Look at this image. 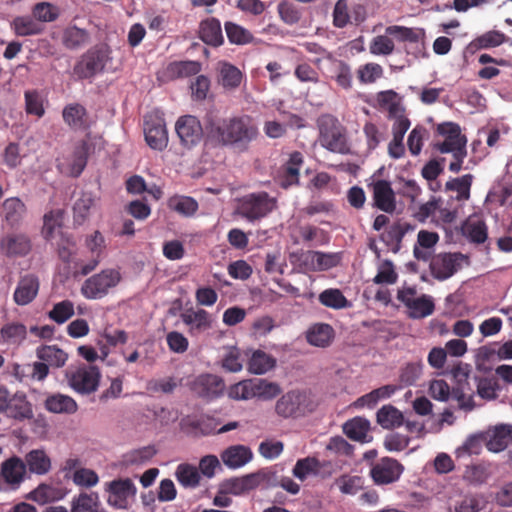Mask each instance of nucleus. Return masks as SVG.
Instances as JSON below:
<instances>
[{
  "instance_id": "obj_1",
  "label": "nucleus",
  "mask_w": 512,
  "mask_h": 512,
  "mask_svg": "<svg viewBox=\"0 0 512 512\" xmlns=\"http://www.w3.org/2000/svg\"><path fill=\"white\" fill-rule=\"evenodd\" d=\"M436 132L444 137V141L435 143V149L441 153H452L454 160L450 163L449 170L458 173L462 168L464 158L467 156L466 137L461 134L460 126L454 122L438 124Z\"/></svg>"
},
{
  "instance_id": "obj_2",
  "label": "nucleus",
  "mask_w": 512,
  "mask_h": 512,
  "mask_svg": "<svg viewBox=\"0 0 512 512\" xmlns=\"http://www.w3.org/2000/svg\"><path fill=\"white\" fill-rule=\"evenodd\" d=\"M425 33L421 28L390 25L383 35L375 36L369 43V52L375 56H388L395 50L394 40L398 42L418 43Z\"/></svg>"
},
{
  "instance_id": "obj_3",
  "label": "nucleus",
  "mask_w": 512,
  "mask_h": 512,
  "mask_svg": "<svg viewBox=\"0 0 512 512\" xmlns=\"http://www.w3.org/2000/svg\"><path fill=\"white\" fill-rule=\"evenodd\" d=\"M277 203V199L265 191L249 193L236 200L234 214L249 222L259 221L277 209Z\"/></svg>"
},
{
  "instance_id": "obj_4",
  "label": "nucleus",
  "mask_w": 512,
  "mask_h": 512,
  "mask_svg": "<svg viewBox=\"0 0 512 512\" xmlns=\"http://www.w3.org/2000/svg\"><path fill=\"white\" fill-rule=\"evenodd\" d=\"M281 393V387L275 382L262 378H254L240 381L230 386L229 397L237 400L257 398L267 401L274 399Z\"/></svg>"
},
{
  "instance_id": "obj_5",
  "label": "nucleus",
  "mask_w": 512,
  "mask_h": 512,
  "mask_svg": "<svg viewBox=\"0 0 512 512\" xmlns=\"http://www.w3.org/2000/svg\"><path fill=\"white\" fill-rule=\"evenodd\" d=\"M276 484V472L272 469H261L242 477L226 479V494L242 495L258 487H272Z\"/></svg>"
},
{
  "instance_id": "obj_6",
  "label": "nucleus",
  "mask_w": 512,
  "mask_h": 512,
  "mask_svg": "<svg viewBox=\"0 0 512 512\" xmlns=\"http://www.w3.org/2000/svg\"><path fill=\"white\" fill-rule=\"evenodd\" d=\"M257 134V127L249 116L233 118L226 125V145L236 152H243Z\"/></svg>"
},
{
  "instance_id": "obj_7",
  "label": "nucleus",
  "mask_w": 512,
  "mask_h": 512,
  "mask_svg": "<svg viewBox=\"0 0 512 512\" xmlns=\"http://www.w3.org/2000/svg\"><path fill=\"white\" fill-rule=\"evenodd\" d=\"M119 270L114 268L103 269L88 277L81 286V294L86 299H101L115 288L121 281Z\"/></svg>"
},
{
  "instance_id": "obj_8",
  "label": "nucleus",
  "mask_w": 512,
  "mask_h": 512,
  "mask_svg": "<svg viewBox=\"0 0 512 512\" xmlns=\"http://www.w3.org/2000/svg\"><path fill=\"white\" fill-rule=\"evenodd\" d=\"M319 131V140L322 147L340 154H346L349 151L345 129L336 118L331 116L323 117L319 121Z\"/></svg>"
},
{
  "instance_id": "obj_9",
  "label": "nucleus",
  "mask_w": 512,
  "mask_h": 512,
  "mask_svg": "<svg viewBox=\"0 0 512 512\" xmlns=\"http://www.w3.org/2000/svg\"><path fill=\"white\" fill-rule=\"evenodd\" d=\"M109 59L105 46H94L84 53L73 68L78 79H89L102 72Z\"/></svg>"
},
{
  "instance_id": "obj_10",
  "label": "nucleus",
  "mask_w": 512,
  "mask_h": 512,
  "mask_svg": "<svg viewBox=\"0 0 512 512\" xmlns=\"http://www.w3.org/2000/svg\"><path fill=\"white\" fill-rule=\"evenodd\" d=\"M397 299L408 309V316L412 319H421L433 314L435 304L430 295L417 296L414 287H406L398 291Z\"/></svg>"
},
{
  "instance_id": "obj_11",
  "label": "nucleus",
  "mask_w": 512,
  "mask_h": 512,
  "mask_svg": "<svg viewBox=\"0 0 512 512\" xmlns=\"http://www.w3.org/2000/svg\"><path fill=\"white\" fill-rule=\"evenodd\" d=\"M366 16V0H338L333 10V24L337 28H343L348 23L359 25Z\"/></svg>"
},
{
  "instance_id": "obj_12",
  "label": "nucleus",
  "mask_w": 512,
  "mask_h": 512,
  "mask_svg": "<svg viewBox=\"0 0 512 512\" xmlns=\"http://www.w3.org/2000/svg\"><path fill=\"white\" fill-rule=\"evenodd\" d=\"M0 413L23 420L32 417V408L25 394H11L5 386H0Z\"/></svg>"
},
{
  "instance_id": "obj_13",
  "label": "nucleus",
  "mask_w": 512,
  "mask_h": 512,
  "mask_svg": "<svg viewBox=\"0 0 512 512\" xmlns=\"http://www.w3.org/2000/svg\"><path fill=\"white\" fill-rule=\"evenodd\" d=\"M467 256L457 253H439L431 257L430 273L438 281H444L452 277L461 267Z\"/></svg>"
},
{
  "instance_id": "obj_14",
  "label": "nucleus",
  "mask_w": 512,
  "mask_h": 512,
  "mask_svg": "<svg viewBox=\"0 0 512 512\" xmlns=\"http://www.w3.org/2000/svg\"><path fill=\"white\" fill-rule=\"evenodd\" d=\"M70 387L83 395L95 392L99 386L101 373L98 367L80 366L75 371L66 374Z\"/></svg>"
},
{
  "instance_id": "obj_15",
  "label": "nucleus",
  "mask_w": 512,
  "mask_h": 512,
  "mask_svg": "<svg viewBox=\"0 0 512 512\" xmlns=\"http://www.w3.org/2000/svg\"><path fill=\"white\" fill-rule=\"evenodd\" d=\"M175 132L180 144L185 149L196 147L203 139L204 131L201 122L196 116H180L175 123Z\"/></svg>"
},
{
  "instance_id": "obj_16",
  "label": "nucleus",
  "mask_w": 512,
  "mask_h": 512,
  "mask_svg": "<svg viewBox=\"0 0 512 512\" xmlns=\"http://www.w3.org/2000/svg\"><path fill=\"white\" fill-rule=\"evenodd\" d=\"M107 503L116 509H127L129 500L135 497L136 486L130 478H119L105 483Z\"/></svg>"
},
{
  "instance_id": "obj_17",
  "label": "nucleus",
  "mask_w": 512,
  "mask_h": 512,
  "mask_svg": "<svg viewBox=\"0 0 512 512\" xmlns=\"http://www.w3.org/2000/svg\"><path fill=\"white\" fill-rule=\"evenodd\" d=\"M27 474L25 462L13 456L1 464L0 489L17 490L25 480Z\"/></svg>"
},
{
  "instance_id": "obj_18",
  "label": "nucleus",
  "mask_w": 512,
  "mask_h": 512,
  "mask_svg": "<svg viewBox=\"0 0 512 512\" xmlns=\"http://www.w3.org/2000/svg\"><path fill=\"white\" fill-rule=\"evenodd\" d=\"M144 135L147 145L156 151L167 148L169 137L164 118L146 116L144 119Z\"/></svg>"
},
{
  "instance_id": "obj_19",
  "label": "nucleus",
  "mask_w": 512,
  "mask_h": 512,
  "mask_svg": "<svg viewBox=\"0 0 512 512\" xmlns=\"http://www.w3.org/2000/svg\"><path fill=\"white\" fill-rule=\"evenodd\" d=\"M203 131L204 147L207 152L224 146V120L219 113L207 112Z\"/></svg>"
},
{
  "instance_id": "obj_20",
  "label": "nucleus",
  "mask_w": 512,
  "mask_h": 512,
  "mask_svg": "<svg viewBox=\"0 0 512 512\" xmlns=\"http://www.w3.org/2000/svg\"><path fill=\"white\" fill-rule=\"evenodd\" d=\"M275 412L282 418H297L306 413V395L299 390H291L276 402Z\"/></svg>"
},
{
  "instance_id": "obj_21",
  "label": "nucleus",
  "mask_w": 512,
  "mask_h": 512,
  "mask_svg": "<svg viewBox=\"0 0 512 512\" xmlns=\"http://www.w3.org/2000/svg\"><path fill=\"white\" fill-rule=\"evenodd\" d=\"M403 470V465L396 459L383 457L372 465L370 476L375 484L388 485L396 482Z\"/></svg>"
},
{
  "instance_id": "obj_22",
  "label": "nucleus",
  "mask_w": 512,
  "mask_h": 512,
  "mask_svg": "<svg viewBox=\"0 0 512 512\" xmlns=\"http://www.w3.org/2000/svg\"><path fill=\"white\" fill-rule=\"evenodd\" d=\"M90 146L86 141H80L66 162H59L57 167L62 172L72 177H78L87 165Z\"/></svg>"
},
{
  "instance_id": "obj_23",
  "label": "nucleus",
  "mask_w": 512,
  "mask_h": 512,
  "mask_svg": "<svg viewBox=\"0 0 512 512\" xmlns=\"http://www.w3.org/2000/svg\"><path fill=\"white\" fill-rule=\"evenodd\" d=\"M374 206L385 213H393L396 209L395 193L391 183L379 179L370 184Z\"/></svg>"
},
{
  "instance_id": "obj_24",
  "label": "nucleus",
  "mask_w": 512,
  "mask_h": 512,
  "mask_svg": "<svg viewBox=\"0 0 512 512\" xmlns=\"http://www.w3.org/2000/svg\"><path fill=\"white\" fill-rule=\"evenodd\" d=\"M8 373L19 382H27L28 380L43 381L48 376L49 369L42 362H34L32 364L12 363L8 366Z\"/></svg>"
},
{
  "instance_id": "obj_25",
  "label": "nucleus",
  "mask_w": 512,
  "mask_h": 512,
  "mask_svg": "<svg viewBox=\"0 0 512 512\" xmlns=\"http://www.w3.org/2000/svg\"><path fill=\"white\" fill-rule=\"evenodd\" d=\"M39 280L35 275L27 274L20 278L13 294L17 305L24 306L31 303L39 291Z\"/></svg>"
},
{
  "instance_id": "obj_26",
  "label": "nucleus",
  "mask_w": 512,
  "mask_h": 512,
  "mask_svg": "<svg viewBox=\"0 0 512 512\" xmlns=\"http://www.w3.org/2000/svg\"><path fill=\"white\" fill-rule=\"evenodd\" d=\"M191 387L199 396L213 398L223 391L224 382L216 375L202 374L192 382Z\"/></svg>"
},
{
  "instance_id": "obj_27",
  "label": "nucleus",
  "mask_w": 512,
  "mask_h": 512,
  "mask_svg": "<svg viewBox=\"0 0 512 512\" xmlns=\"http://www.w3.org/2000/svg\"><path fill=\"white\" fill-rule=\"evenodd\" d=\"M303 164V155L298 151L290 154L288 161L283 167L282 173L278 177L279 185L288 189L289 187L298 184L299 171Z\"/></svg>"
},
{
  "instance_id": "obj_28",
  "label": "nucleus",
  "mask_w": 512,
  "mask_h": 512,
  "mask_svg": "<svg viewBox=\"0 0 512 512\" xmlns=\"http://www.w3.org/2000/svg\"><path fill=\"white\" fill-rule=\"evenodd\" d=\"M27 212L26 205L18 197H10L3 201L1 215L7 225L17 227L23 221Z\"/></svg>"
},
{
  "instance_id": "obj_29",
  "label": "nucleus",
  "mask_w": 512,
  "mask_h": 512,
  "mask_svg": "<svg viewBox=\"0 0 512 512\" xmlns=\"http://www.w3.org/2000/svg\"><path fill=\"white\" fill-rule=\"evenodd\" d=\"M64 122L73 130H86L89 128V115L86 108L79 103H71L62 111Z\"/></svg>"
},
{
  "instance_id": "obj_30",
  "label": "nucleus",
  "mask_w": 512,
  "mask_h": 512,
  "mask_svg": "<svg viewBox=\"0 0 512 512\" xmlns=\"http://www.w3.org/2000/svg\"><path fill=\"white\" fill-rule=\"evenodd\" d=\"M44 408L50 413L71 415L77 412L78 404L69 395L53 393L46 397Z\"/></svg>"
},
{
  "instance_id": "obj_31",
  "label": "nucleus",
  "mask_w": 512,
  "mask_h": 512,
  "mask_svg": "<svg viewBox=\"0 0 512 512\" xmlns=\"http://www.w3.org/2000/svg\"><path fill=\"white\" fill-rule=\"evenodd\" d=\"M302 264L311 271H322L337 265L338 259L334 254H327L320 251H307L302 254Z\"/></svg>"
},
{
  "instance_id": "obj_32",
  "label": "nucleus",
  "mask_w": 512,
  "mask_h": 512,
  "mask_svg": "<svg viewBox=\"0 0 512 512\" xmlns=\"http://www.w3.org/2000/svg\"><path fill=\"white\" fill-rule=\"evenodd\" d=\"M36 356L39 362L45 363L48 367L61 368L67 360L68 354L56 345H42L36 349Z\"/></svg>"
},
{
  "instance_id": "obj_33",
  "label": "nucleus",
  "mask_w": 512,
  "mask_h": 512,
  "mask_svg": "<svg viewBox=\"0 0 512 512\" xmlns=\"http://www.w3.org/2000/svg\"><path fill=\"white\" fill-rule=\"evenodd\" d=\"M370 430V422L363 417H354L343 425L345 435L353 440L361 443L369 442L368 432Z\"/></svg>"
},
{
  "instance_id": "obj_34",
  "label": "nucleus",
  "mask_w": 512,
  "mask_h": 512,
  "mask_svg": "<svg viewBox=\"0 0 512 512\" xmlns=\"http://www.w3.org/2000/svg\"><path fill=\"white\" fill-rule=\"evenodd\" d=\"M30 249V240L27 236L22 234L10 235L1 241V250L7 256H24Z\"/></svg>"
},
{
  "instance_id": "obj_35",
  "label": "nucleus",
  "mask_w": 512,
  "mask_h": 512,
  "mask_svg": "<svg viewBox=\"0 0 512 512\" xmlns=\"http://www.w3.org/2000/svg\"><path fill=\"white\" fill-rule=\"evenodd\" d=\"M11 27L14 33L21 37L39 35L44 31L43 24L36 21L33 15L15 17Z\"/></svg>"
},
{
  "instance_id": "obj_36",
  "label": "nucleus",
  "mask_w": 512,
  "mask_h": 512,
  "mask_svg": "<svg viewBox=\"0 0 512 512\" xmlns=\"http://www.w3.org/2000/svg\"><path fill=\"white\" fill-rule=\"evenodd\" d=\"M26 464V470L37 475H45L51 469V460L43 450H32L23 460Z\"/></svg>"
},
{
  "instance_id": "obj_37",
  "label": "nucleus",
  "mask_w": 512,
  "mask_h": 512,
  "mask_svg": "<svg viewBox=\"0 0 512 512\" xmlns=\"http://www.w3.org/2000/svg\"><path fill=\"white\" fill-rule=\"evenodd\" d=\"M506 39V35L500 31H488L471 41L467 46V50L474 53L480 49L498 47L503 44Z\"/></svg>"
},
{
  "instance_id": "obj_38",
  "label": "nucleus",
  "mask_w": 512,
  "mask_h": 512,
  "mask_svg": "<svg viewBox=\"0 0 512 512\" xmlns=\"http://www.w3.org/2000/svg\"><path fill=\"white\" fill-rule=\"evenodd\" d=\"M334 337V330L329 324L319 323L313 325L307 332L309 344L317 347L328 346Z\"/></svg>"
},
{
  "instance_id": "obj_39",
  "label": "nucleus",
  "mask_w": 512,
  "mask_h": 512,
  "mask_svg": "<svg viewBox=\"0 0 512 512\" xmlns=\"http://www.w3.org/2000/svg\"><path fill=\"white\" fill-rule=\"evenodd\" d=\"M253 453L248 446L233 445L226 448V466L232 469L243 467L252 460Z\"/></svg>"
},
{
  "instance_id": "obj_40",
  "label": "nucleus",
  "mask_w": 512,
  "mask_h": 512,
  "mask_svg": "<svg viewBox=\"0 0 512 512\" xmlns=\"http://www.w3.org/2000/svg\"><path fill=\"white\" fill-rule=\"evenodd\" d=\"M168 208L184 217H192L198 211V202L190 196L174 195L167 201Z\"/></svg>"
},
{
  "instance_id": "obj_41",
  "label": "nucleus",
  "mask_w": 512,
  "mask_h": 512,
  "mask_svg": "<svg viewBox=\"0 0 512 512\" xmlns=\"http://www.w3.org/2000/svg\"><path fill=\"white\" fill-rule=\"evenodd\" d=\"M463 235L475 244H482L488 238L487 225L483 220L469 218L463 225Z\"/></svg>"
},
{
  "instance_id": "obj_42",
  "label": "nucleus",
  "mask_w": 512,
  "mask_h": 512,
  "mask_svg": "<svg viewBox=\"0 0 512 512\" xmlns=\"http://www.w3.org/2000/svg\"><path fill=\"white\" fill-rule=\"evenodd\" d=\"M512 442V425L497 426L487 442V448L492 452H501Z\"/></svg>"
},
{
  "instance_id": "obj_43",
  "label": "nucleus",
  "mask_w": 512,
  "mask_h": 512,
  "mask_svg": "<svg viewBox=\"0 0 512 512\" xmlns=\"http://www.w3.org/2000/svg\"><path fill=\"white\" fill-rule=\"evenodd\" d=\"M200 38L209 45L219 46L222 44L221 24L218 19L212 18L201 22Z\"/></svg>"
},
{
  "instance_id": "obj_44",
  "label": "nucleus",
  "mask_w": 512,
  "mask_h": 512,
  "mask_svg": "<svg viewBox=\"0 0 512 512\" xmlns=\"http://www.w3.org/2000/svg\"><path fill=\"white\" fill-rule=\"evenodd\" d=\"M276 365V360L271 355L257 350L253 352L248 361V370L257 375L265 374L273 369Z\"/></svg>"
},
{
  "instance_id": "obj_45",
  "label": "nucleus",
  "mask_w": 512,
  "mask_h": 512,
  "mask_svg": "<svg viewBox=\"0 0 512 512\" xmlns=\"http://www.w3.org/2000/svg\"><path fill=\"white\" fill-rule=\"evenodd\" d=\"M389 117L394 119L392 125L393 138L404 139V136L410 128L411 122L409 118L404 114V111L396 104H392L389 107Z\"/></svg>"
},
{
  "instance_id": "obj_46",
  "label": "nucleus",
  "mask_w": 512,
  "mask_h": 512,
  "mask_svg": "<svg viewBox=\"0 0 512 512\" xmlns=\"http://www.w3.org/2000/svg\"><path fill=\"white\" fill-rule=\"evenodd\" d=\"M403 420V414L392 405H385L377 412V422L384 429L400 427Z\"/></svg>"
},
{
  "instance_id": "obj_47",
  "label": "nucleus",
  "mask_w": 512,
  "mask_h": 512,
  "mask_svg": "<svg viewBox=\"0 0 512 512\" xmlns=\"http://www.w3.org/2000/svg\"><path fill=\"white\" fill-rule=\"evenodd\" d=\"M318 300L322 305L335 310L351 306V303L344 296L342 291L336 288H329L322 291L319 294Z\"/></svg>"
},
{
  "instance_id": "obj_48",
  "label": "nucleus",
  "mask_w": 512,
  "mask_h": 512,
  "mask_svg": "<svg viewBox=\"0 0 512 512\" xmlns=\"http://www.w3.org/2000/svg\"><path fill=\"white\" fill-rule=\"evenodd\" d=\"M321 469L319 460L315 457L298 459L292 473L300 481H304L310 475H317Z\"/></svg>"
},
{
  "instance_id": "obj_49",
  "label": "nucleus",
  "mask_w": 512,
  "mask_h": 512,
  "mask_svg": "<svg viewBox=\"0 0 512 512\" xmlns=\"http://www.w3.org/2000/svg\"><path fill=\"white\" fill-rule=\"evenodd\" d=\"M201 70L197 61H175L167 66V73L172 78L189 77L196 75Z\"/></svg>"
},
{
  "instance_id": "obj_50",
  "label": "nucleus",
  "mask_w": 512,
  "mask_h": 512,
  "mask_svg": "<svg viewBox=\"0 0 512 512\" xmlns=\"http://www.w3.org/2000/svg\"><path fill=\"white\" fill-rule=\"evenodd\" d=\"M473 388L469 381L457 384L452 388V399L458 402V406L463 410H472L474 408Z\"/></svg>"
},
{
  "instance_id": "obj_51",
  "label": "nucleus",
  "mask_w": 512,
  "mask_h": 512,
  "mask_svg": "<svg viewBox=\"0 0 512 512\" xmlns=\"http://www.w3.org/2000/svg\"><path fill=\"white\" fill-rule=\"evenodd\" d=\"M472 180L473 176L471 174H466L462 177L451 179L446 183L445 187L446 190L455 191L457 193L455 196L456 200L465 201L470 197Z\"/></svg>"
},
{
  "instance_id": "obj_52",
  "label": "nucleus",
  "mask_w": 512,
  "mask_h": 512,
  "mask_svg": "<svg viewBox=\"0 0 512 512\" xmlns=\"http://www.w3.org/2000/svg\"><path fill=\"white\" fill-rule=\"evenodd\" d=\"M407 229L400 223H394L381 235L382 241L393 253L399 252Z\"/></svg>"
},
{
  "instance_id": "obj_53",
  "label": "nucleus",
  "mask_w": 512,
  "mask_h": 512,
  "mask_svg": "<svg viewBox=\"0 0 512 512\" xmlns=\"http://www.w3.org/2000/svg\"><path fill=\"white\" fill-rule=\"evenodd\" d=\"M0 335L7 343L20 344L26 339L27 328L22 323H7L0 329Z\"/></svg>"
},
{
  "instance_id": "obj_54",
  "label": "nucleus",
  "mask_w": 512,
  "mask_h": 512,
  "mask_svg": "<svg viewBox=\"0 0 512 512\" xmlns=\"http://www.w3.org/2000/svg\"><path fill=\"white\" fill-rule=\"evenodd\" d=\"M226 36L230 43L236 45H246L254 42L253 34L244 27L233 22L226 21Z\"/></svg>"
},
{
  "instance_id": "obj_55",
  "label": "nucleus",
  "mask_w": 512,
  "mask_h": 512,
  "mask_svg": "<svg viewBox=\"0 0 512 512\" xmlns=\"http://www.w3.org/2000/svg\"><path fill=\"white\" fill-rule=\"evenodd\" d=\"M175 475L178 482L184 487L194 488L199 485V471L196 467L190 464L178 465Z\"/></svg>"
},
{
  "instance_id": "obj_56",
  "label": "nucleus",
  "mask_w": 512,
  "mask_h": 512,
  "mask_svg": "<svg viewBox=\"0 0 512 512\" xmlns=\"http://www.w3.org/2000/svg\"><path fill=\"white\" fill-rule=\"evenodd\" d=\"M63 215L62 209L50 210L44 214L42 235L47 241L53 238L55 229L61 226Z\"/></svg>"
},
{
  "instance_id": "obj_57",
  "label": "nucleus",
  "mask_w": 512,
  "mask_h": 512,
  "mask_svg": "<svg viewBox=\"0 0 512 512\" xmlns=\"http://www.w3.org/2000/svg\"><path fill=\"white\" fill-rule=\"evenodd\" d=\"M97 493L82 492L71 502V512H99L97 510Z\"/></svg>"
},
{
  "instance_id": "obj_58",
  "label": "nucleus",
  "mask_w": 512,
  "mask_h": 512,
  "mask_svg": "<svg viewBox=\"0 0 512 512\" xmlns=\"http://www.w3.org/2000/svg\"><path fill=\"white\" fill-rule=\"evenodd\" d=\"M56 246L59 258L65 263H69L76 254V241L71 235L61 233Z\"/></svg>"
},
{
  "instance_id": "obj_59",
  "label": "nucleus",
  "mask_w": 512,
  "mask_h": 512,
  "mask_svg": "<svg viewBox=\"0 0 512 512\" xmlns=\"http://www.w3.org/2000/svg\"><path fill=\"white\" fill-rule=\"evenodd\" d=\"M332 65L334 73L333 77L336 83L344 89L351 88L352 73L350 66L346 62L337 59L333 60Z\"/></svg>"
},
{
  "instance_id": "obj_60",
  "label": "nucleus",
  "mask_w": 512,
  "mask_h": 512,
  "mask_svg": "<svg viewBox=\"0 0 512 512\" xmlns=\"http://www.w3.org/2000/svg\"><path fill=\"white\" fill-rule=\"evenodd\" d=\"M474 381L477 387V394L481 398L485 400H492L497 397L499 385L496 379L475 376Z\"/></svg>"
},
{
  "instance_id": "obj_61",
  "label": "nucleus",
  "mask_w": 512,
  "mask_h": 512,
  "mask_svg": "<svg viewBox=\"0 0 512 512\" xmlns=\"http://www.w3.org/2000/svg\"><path fill=\"white\" fill-rule=\"evenodd\" d=\"M485 506L483 498L479 495H465L454 505L455 512H479Z\"/></svg>"
},
{
  "instance_id": "obj_62",
  "label": "nucleus",
  "mask_w": 512,
  "mask_h": 512,
  "mask_svg": "<svg viewBox=\"0 0 512 512\" xmlns=\"http://www.w3.org/2000/svg\"><path fill=\"white\" fill-rule=\"evenodd\" d=\"M155 454L153 446H145L126 453L123 461L126 465H139L149 461Z\"/></svg>"
},
{
  "instance_id": "obj_63",
  "label": "nucleus",
  "mask_w": 512,
  "mask_h": 512,
  "mask_svg": "<svg viewBox=\"0 0 512 512\" xmlns=\"http://www.w3.org/2000/svg\"><path fill=\"white\" fill-rule=\"evenodd\" d=\"M74 315V305L69 300L56 303L49 312V317L58 324H63Z\"/></svg>"
},
{
  "instance_id": "obj_64",
  "label": "nucleus",
  "mask_w": 512,
  "mask_h": 512,
  "mask_svg": "<svg viewBox=\"0 0 512 512\" xmlns=\"http://www.w3.org/2000/svg\"><path fill=\"white\" fill-rule=\"evenodd\" d=\"M71 478L75 485L86 488L93 487L99 482V477L94 470L83 467L76 469Z\"/></svg>"
}]
</instances>
